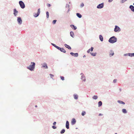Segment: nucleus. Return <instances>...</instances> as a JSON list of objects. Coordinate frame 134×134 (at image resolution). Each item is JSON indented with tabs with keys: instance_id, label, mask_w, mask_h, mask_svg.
<instances>
[{
	"instance_id": "nucleus-22",
	"label": "nucleus",
	"mask_w": 134,
	"mask_h": 134,
	"mask_svg": "<svg viewBox=\"0 0 134 134\" xmlns=\"http://www.w3.org/2000/svg\"><path fill=\"white\" fill-rule=\"evenodd\" d=\"M99 38L101 42H102L103 41V38L102 35H99Z\"/></svg>"
},
{
	"instance_id": "nucleus-40",
	"label": "nucleus",
	"mask_w": 134,
	"mask_h": 134,
	"mask_svg": "<svg viewBox=\"0 0 134 134\" xmlns=\"http://www.w3.org/2000/svg\"><path fill=\"white\" fill-rule=\"evenodd\" d=\"M66 7L67 8V7H68V8H69V4H67L66 5Z\"/></svg>"
},
{
	"instance_id": "nucleus-5",
	"label": "nucleus",
	"mask_w": 134,
	"mask_h": 134,
	"mask_svg": "<svg viewBox=\"0 0 134 134\" xmlns=\"http://www.w3.org/2000/svg\"><path fill=\"white\" fill-rule=\"evenodd\" d=\"M20 5L22 9H24L25 7V5L24 3L22 1H20L19 2Z\"/></svg>"
},
{
	"instance_id": "nucleus-3",
	"label": "nucleus",
	"mask_w": 134,
	"mask_h": 134,
	"mask_svg": "<svg viewBox=\"0 0 134 134\" xmlns=\"http://www.w3.org/2000/svg\"><path fill=\"white\" fill-rule=\"evenodd\" d=\"M121 30L120 27L117 25L115 26L114 31L115 32H119Z\"/></svg>"
},
{
	"instance_id": "nucleus-12",
	"label": "nucleus",
	"mask_w": 134,
	"mask_h": 134,
	"mask_svg": "<svg viewBox=\"0 0 134 134\" xmlns=\"http://www.w3.org/2000/svg\"><path fill=\"white\" fill-rule=\"evenodd\" d=\"M13 14L15 16H16L18 13V12L16 9H14L13 10Z\"/></svg>"
},
{
	"instance_id": "nucleus-7",
	"label": "nucleus",
	"mask_w": 134,
	"mask_h": 134,
	"mask_svg": "<svg viewBox=\"0 0 134 134\" xmlns=\"http://www.w3.org/2000/svg\"><path fill=\"white\" fill-rule=\"evenodd\" d=\"M104 6V3H102L101 4H98L97 7L98 9H101L103 8Z\"/></svg>"
},
{
	"instance_id": "nucleus-47",
	"label": "nucleus",
	"mask_w": 134,
	"mask_h": 134,
	"mask_svg": "<svg viewBox=\"0 0 134 134\" xmlns=\"http://www.w3.org/2000/svg\"><path fill=\"white\" fill-rule=\"evenodd\" d=\"M70 11V8H69L68 10V12Z\"/></svg>"
},
{
	"instance_id": "nucleus-33",
	"label": "nucleus",
	"mask_w": 134,
	"mask_h": 134,
	"mask_svg": "<svg viewBox=\"0 0 134 134\" xmlns=\"http://www.w3.org/2000/svg\"><path fill=\"white\" fill-rule=\"evenodd\" d=\"M46 17L47 18L49 17V13L47 11L46 12Z\"/></svg>"
},
{
	"instance_id": "nucleus-46",
	"label": "nucleus",
	"mask_w": 134,
	"mask_h": 134,
	"mask_svg": "<svg viewBox=\"0 0 134 134\" xmlns=\"http://www.w3.org/2000/svg\"><path fill=\"white\" fill-rule=\"evenodd\" d=\"M103 115V114H101V113H100L99 114V116H102Z\"/></svg>"
},
{
	"instance_id": "nucleus-32",
	"label": "nucleus",
	"mask_w": 134,
	"mask_h": 134,
	"mask_svg": "<svg viewBox=\"0 0 134 134\" xmlns=\"http://www.w3.org/2000/svg\"><path fill=\"white\" fill-rule=\"evenodd\" d=\"M65 130L64 129H62V130L60 131V133L61 134H63L65 132Z\"/></svg>"
},
{
	"instance_id": "nucleus-38",
	"label": "nucleus",
	"mask_w": 134,
	"mask_h": 134,
	"mask_svg": "<svg viewBox=\"0 0 134 134\" xmlns=\"http://www.w3.org/2000/svg\"><path fill=\"white\" fill-rule=\"evenodd\" d=\"M52 127L54 129H55L57 128L56 127L54 126H52Z\"/></svg>"
},
{
	"instance_id": "nucleus-49",
	"label": "nucleus",
	"mask_w": 134,
	"mask_h": 134,
	"mask_svg": "<svg viewBox=\"0 0 134 134\" xmlns=\"http://www.w3.org/2000/svg\"><path fill=\"white\" fill-rule=\"evenodd\" d=\"M35 107H37V105H35Z\"/></svg>"
},
{
	"instance_id": "nucleus-25",
	"label": "nucleus",
	"mask_w": 134,
	"mask_h": 134,
	"mask_svg": "<svg viewBox=\"0 0 134 134\" xmlns=\"http://www.w3.org/2000/svg\"><path fill=\"white\" fill-rule=\"evenodd\" d=\"M70 36L72 37L73 38L74 36V33L72 31H71L70 32Z\"/></svg>"
},
{
	"instance_id": "nucleus-37",
	"label": "nucleus",
	"mask_w": 134,
	"mask_h": 134,
	"mask_svg": "<svg viewBox=\"0 0 134 134\" xmlns=\"http://www.w3.org/2000/svg\"><path fill=\"white\" fill-rule=\"evenodd\" d=\"M60 78L62 80H64V77L63 76H60Z\"/></svg>"
},
{
	"instance_id": "nucleus-13",
	"label": "nucleus",
	"mask_w": 134,
	"mask_h": 134,
	"mask_svg": "<svg viewBox=\"0 0 134 134\" xmlns=\"http://www.w3.org/2000/svg\"><path fill=\"white\" fill-rule=\"evenodd\" d=\"M70 54L71 55L75 57H77L78 56V54L77 53H74L73 52H70Z\"/></svg>"
},
{
	"instance_id": "nucleus-11",
	"label": "nucleus",
	"mask_w": 134,
	"mask_h": 134,
	"mask_svg": "<svg viewBox=\"0 0 134 134\" xmlns=\"http://www.w3.org/2000/svg\"><path fill=\"white\" fill-rule=\"evenodd\" d=\"M58 49L60 51L64 53H66V51L63 48H60L58 47Z\"/></svg>"
},
{
	"instance_id": "nucleus-50",
	"label": "nucleus",
	"mask_w": 134,
	"mask_h": 134,
	"mask_svg": "<svg viewBox=\"0 0 134 134\" xmlns=\"http://www.w3.org/2000/svg\"><path fill=\"white\" fill-rule=\"evenodd\" d=\"M120 91H121V89H120Z\"/></svg>"
},
{
	"instance_id": "nucleus-52",
	"label": "nucleus",
	"mask_w": 134,
	"mask_h": 134,
	"mask_svg": "<svg viewBox=\"0 0 134 134\" xmlns=\"http://www.w3.org/2000/svg\"><path fill=\"white\" fill-rule=\"evenodd\" d=\"M133 5H134V3H133Z\"/></svg>"
},
{
	"instance_id": "nucleus-43",
	"label": "nucleus",
	"mask_w": 134,
	"mask_h": 134,
	"mask_svg": "<svg viewBox=\"0 0 134 134\" xmlns=\"http://www.w3.org/2000/svg\"><path fill=\"white\" fill-rule=\"evenodd\" d=\"M56 122H54L53 123V125H56Z\"/></svg>"
},
{
	"instance_id": "nucleus-29",
	"label": "nucleus",
	"mask_w": 134,
	"mask_h": 134,
	"mask_svg": "<svg viewBox=\"0 0 134 134\" xmlns=\"http://www.w3.org/2000/svg\"><path fill=\"white\" fill-rule=\"evenodd\" d=\"M51 44L53 46H54V47H55V48H57V49H58V46H56L55 44H54V43H51Z\"/></svg>"
},
{
	"instance_id": "nucleus-31",
	"label": "nucleus",
	"mask_w": 134,
	"mask_h": 134,
	"mask_svg": "<svg viewBox=\"0 0 134 134\" xmlns=\"http://www.w3.org/2000/svg\"><path fill=\"white\" fill-rule=\"evenodd\" d=\"M86 114V112L85 111H83L81 113V115L82 116H84Z\"/></svg>"
},
{
	"instance_id": "nucleus-35",
	"label": "nucleus",
	"mask_w": 134,
	"mask_h": 134,
	"mask_svg": "<svg viewBox=\"0 0 134 134\" xmlns=\"http://www.w3.org/2000/svg\"><path fill=\"white\" fill-rule=\"evenodd\" d=\"M57 21V20H54L52 21V24H55Z\"/></svg>"
},
{
	"instance_id": "nucleus-6",
	"label": "nucleus",
	"mask_w": 134,
	"mask_h": 134,
	"mask_svg": "<svg viewBox=\"0 0 134 134\" xmlns=\"http://www.w3.org/2000/svg\"><path fill=\"white\" fill-rule=\"evenodd\" d=\"M40 8L38 9L37 13H34V14L33 16L35 17L36 18L39 16L40 13Z\"/></svg>"
},
{
	"instance_id": "nucleus-34",
	"label": "nucleus",
	"mask_w": 134,
	"mask_h": 134,
	"mask_svg": "<svg viewBox=\"0 0 134 134\" xmlns=\"http://www.w3.org/2000/svg\"><path fill=\"white\" fill-rule=\"evenodd\" d=\"M84 5V3H82L81 4V5H80V7L81 8H82L83 7Z\"/></svg>"
},
{
	"instance_id": "nucleus-18",
	"label": "nucleus",
	"mask_w": 134,
	"mask_h": 134,
	"mask_svg": "<svg viewBox=\"0 0 134 134\" xmlns=\"http://www.w3.org/2000/svg\"><path fill=\"white\" fill-rule=\"evenodd\" d=\"M70 27L73 30H75L77 29V27L75 26L74 25H70Z\"/></svg>"
},
{
	"instance_id": "nucleus-28",
	"label": "nucleus",
	"mask_w": 134,
	"mask_h": 134,
	"mask_svg": "<svg viewBox=\"0 0 134 134\" xmlns=\"http://www.w3.org/2000/svg\"><path fill=\"white\" fill-rule=\"evenodd\" d=\"M129 56L130 57H134V53H129Z\"/></svg>"
},
{
	"instance_id": "nucleus-44",
	"label": "nucleus",
	"mask_w": 134,
	"mask_h": 134,
	"mask_svg": "<svg viewBox=\"0 0 134 134\" xmlns=\"http://www.w3.org/2000/svg\"><path fill=\"white\" fill-rule=\"evenodd\" d=\"M47 6L48 7H50L51 6V5L50 4H47Z\"/></svg>"
},
{
	"instance_id": "nucleus-42",
	"label": "nucleus",
	"mask_w": 134,
	"mask_h": 134,
	"mask_svg": "<svg viewBox=\"0 0 134 134\" xmlns=\"http://www.w3.org/2000/svg\"><path fill=\"white\" fill-rule=\"evenodd\" d=\"M117 81V80L116 79H115L113 80V82L114 83H115Z\"/></svg>"
},
{
	"instance_id": "nucleus-26",
	"label": "nucleus",
	"mask_w": 134,
	"mask_h": 134,
	"mask_svg": "<svg viewBox=\"0 0 134 134\" xmlns=\"http://www.w3.org/2000/svg\"><path fill=\"white\" fill-rule=\"evenodd\" d=\"M98 107H99L101 106L102 104V102L101 101H99L98 103Z\"/></svg>"
},
{
	"instance_id": "nucleus-36",
	"label": "nucleus",
	"mask_w": 134,
	"mask_h": 134,
	"mask_svg": "<svg viewBox=\"0 0 134 134\" xmlns=\"http://www.w3.org/2000/svg\"><path fill=\"white\" fill-rule=\"evenodd\" d=\"M129 53H126L124 54V56H129Z\"/></svg>"
},
{
	"instance_id": "nucleus-51",
	"label": "nucleus",
	"mask_w": 134,
	"mask_h": 134,
	"mask_svg": "<svg viewBox=\"0 0 134 134\" xmlns=\"http://www.w3.org/2000/svg\"><path fill=\"white\" fill-rule=\"evenodd\" d=\"M125 0V1H127V0Z\"/></svg>"
},
{
	"instance_id": "nucleus-16",
	"label": "nucleus",
	"mask_w": 134,
	"mask_h": 134,
	"mask_svg": "<svg viewBox=\"0 0 134 134\" xmlns=\"http://www.w3.org/2000/svg\"><path fill=\"white\" fill-rule=\"evenodd\" d=\"M66 127L67 129H69V123L68 121H66Z\"/></svg>"
},
{
	"instance_id": "nucleus-24",
	"label": "nucleus",
	"mask_w": 134,
	"mask_h": 134,
	"mask_svg": "<svg viewBox=\"0 0 134 134\" xmlns=\"http://www.w3.org/2000/svg\"><path fill=\"white\" fill-rule=\"evenodd\" d=\"M122 113L124 114H126L127 113L126 110L125 109H123L122 110Z\"/></svg>"
},
{
	"instance_id": "nucleus-15",
	"label": "nucleus",
	"mask_w": 134,
	"mask_h": 134,
	"mask_svg": "<svg viewBox=\"0 0 134 134\" xmlns=\"http://www.w3.org/2000/svg\"><path fill=\"white\" fill-rule=\"evenodd\" d=\"M129 8L132 12H134V6L133 5H130L129 6Z\"/></svg>"
},
{
	"instance_id": "nucleus-1",
	"label": "nucleus",
	"mask_w": 134,
	"mask_h": 134,
	"mask_svg": "<svg viewBox=\"0 0 134 134\" xmlns=\"http://www.w3.org/2000/svg\"><path fill=\"white\" fill-rule=\"evenodd\" d=\"M117 38L114 36L111 37L109 39L108 42L111 43H113L116 42L117 41Z\"/></svg>"
},
{
	"instance_id": "nucleus-53",
	"label": "nucleus",
	"mask_w": 134,
	"mask_h": 134,
	"mask_svg": "<svg viewBox=\"0 0 134 134\" xmlns=\"http://www.w3.org/2000/svg\"><path fill=\"white\" fill-rule=\"evenodd\" d=\"M115 134H117V133H115Z\"/></svg>"
},
{
	"instance_id": "nucleus-19",
	"label": "nucleus",
	"mask_w": 134,
	"mask_h": 134,
	"mask_svg": "<svg viewBox=\"0 0 134 134\" xmlns=\"http://www.w3.org/2000/svg\"><path fill=\"white\" fill-rule=\"evenodd\" d=\"M74 99L77 100L78 99V96L76 94H74L73 95Z\"/></svg>"
},
{
	"instance_id": "nucleus-21",
	"label": "nucleus",
	"mask_w": 134,
	"mask_h": 134,
	"mask_svg": "<svg viewBox=\"0 0 134 134\" xmlns=\"http://www.w3.org/2000/svg\"><path fill=\"white\" fill-rule=\"evenodd\" d=\"M93 47H91V48L89 49L87 51V52L88 53H89L90 51H92L93 49Z\"/></svg>"
},
{
	"instance_id": "nucleus-20",
	"label": "nucleus",
	"mask_w": 134,
	"mask_h": 134,
	"mask_svg": "<svg viewBox=\"0 0 134 134\" xmlns=\"http://www.w3.org/2000/svg\"><path fill=\"white\" fill-rule=\"evenodd\" d=\"M64 46L66 47V48H68V49L70 50L71 49V47L69 45H67L66 44H64Z\"/></svg>"
},
{
	"instance_id": "nucleus-10",
	"label": "nucleus",
	"mask_w": 134,
	"mask_h": 134,
	"mask_svg": "<svg viewBox=\"0 0 134 134\" xmlns=\"http://www.w3.org/2000/svg\"><path fill=\"white\" fill-rule=\"evenodd\" d=\"M41 65H42V68H44L45 69H47L48 68L47 64L46 63H44L43 64H42Z\"/></svg>"
},
{
	"instance_id": "nucleus-9",
	"label": "nucleus",
	"mask_w": 134,
	"mask_h": 134,
	"mask_svg": "<svg viewBox=\"0 0 134 134\" xmlns=\"http://www.w3.org/2000/svg\"><path fill=\"white\" fill-rule=\"evenodd\" d=\"M114 55V53L113 50H111L109 52V55L110 57H111Z\"/></svg>"
},
{
	"instance_id": "nucleus-17",
	"label": "nucleus",
	"mask_w": 134,
	"mask_h": 134,
	"mask_svg": "<svg viewBox=\"0 0 134 134\" xmlns=\"http://www.w3.org/2000/svg\"><path fill=\"white\" fill-rule=\"evenodd\" d=\"M117 102L118 103L120 104L123 105H125V103L124 102L120 100H117Z\"/></svg>"
},
{
	"instance_id": "nucleus-39",
	"label": "nucleus",
	"mask_w": 134,
	"mask_h": 134,
	"mask_svg": "<svg viewBox=\"0 0 134 134\" xmlns=\"http://www.w3.org/2000/svg\"><path fill=\"white\" fill-rule=\"evenodd\" d=\"M125 2L124 0H121V3H123Z\"/></svg>"
},
{
	"instance_id": "nucleus-45",
	"label": "nucleus",
	"mask_w": 134,
	"mask_h": 134,
	"mask_svg": "<svg viewBox=\"0 0 134 134\" xmlns=\"http://www.w3.org/2000/svg\"><path fill=\"white\" fill-rule=\"evenodd\" d=\"M113 1V0H108V2H112Z\"/></svg>"
},
{
	"instance_id": "nucleus-23",
	"label": "nucleus",
	"mask_w": 134,
	"mask_h": 134,
	"mask_svg": "<svg viewBox=\"0 0 134 134\" xmlns=\"http://www.w3.org/2000/svg\"><path fill=\"white\" fill-rule=\"evenodd\" d=\"M76 15L79 18H81L82 17V16L81 14L80 13H77L76 14Z\"/></svg>"
},
{
	"instance_id": "nucleus-8",
	"label": "nucleus",
	"mask_w": 134,
	"mask_h": 134,
	"mask_svg": "<svg viewBox=\"0 0 134 134\" xmlns=\"http://www.w3.org/2000/svg\"><path fill=\"white\" fill-rule=\"evenodd\" d=\"M17 21L19 25H20L22 24V21L20 17H17Z\"/></svg>"
},
{
	"instance_id": "nucleus-41",
	"label": "nucleus",
	"mask_w": 134,
	"mask_h": 134,
	"mask_svg": "<svg viewBox=\"0 0 134 134\" xmlns=\"http://www.w3.org/2000/svg\"><path fill=\"white\" fill-rule=\"evenodd\" d=\"M49 75H50V76L52 78V77H53L54 76V75H52V74H50Z\"/></svg>"
},
{
	"instance_id": "nucleus-27",
	"label": "nucleus",
	"mask_w": 134,
	"mask_h": 134,
	"mask_svg": "<svg viewBox=\"0 0 134 134\" xmlns=\"http://www.w3.org/2000/svg\"><path fill=\"white\" fill-rule=\"evenodd\" d=\"M92 98L93 99L96 100L97 99L98 96L96 95H94L92 97Z\"/></svg>"
},
{
	"instance_id": "nucleus-30",
	"label": "nucleus",
	"mask_w": 134,
	"mask_h": 134,
	"mask_svg": "<svg viewBox=\"0 0 134 134\" xmlns=\"http://www.w3.org/2000/svg\"><path fill=\"white\" fill-rule=\"evenodd\" d=\"M90 54L91 55L93 56H96L97 53H90Z\"/></svg>"
},
{
	"instance_id": "nucleus-14",
	"label": "nucleus",
	"mask_w": 134,
	"mask_h": 134,
	"mask_svg": "<svg viewBox=\"0 0 134 134\" xmlns=\"http://www.w3.org/2000/svg\"><path fill=\"white\" fill-rule=\"evenodd\" d=\"M76 122L75 119L74 118L72 119L71 121V124L72 125H74Z\"/></svg>"
},
{
	"instance_id": "nucleus-4",
	"label": "nucleus",
	"mask_w": 134,
	"mask_h": 134,
	"mask_svg": "<svg viewBox=\"0 0 134 134\" xmlns=\"http://www.w3.org/2000/svg\"><path fill=\"white\" fill-rule=\"evenodd\" d=\"M80 75H81V80H82V81L83 82H86V77L82 73H81L80 74Z\"/></svg>"
},
{
	"instance_id": "nucleus-48",
	"label": "nucleus",
	"mask_w": 134,
	"mask_h": 134,
	"mask_svg": "<svg viewBox=\"0 0 134 134\" xmlns=\"http://www.w3.org/2000/svg\"><path fill=\"white\" fill-rule=\"evenodd\" d=\"M85 57H86V56H85V55H84V56H83V58H85Z\"/></svg>"
},
{
	"instance_id": "nucleus-2",
	"label": "nucleus",
	"mask_w": 134,
	"mask_h": 134,
	"mask_svg": "<svg viewBox=\"0 0 134 134\" xmlns=\"http://www.w3.org/2000/svg\"><path fill=\"white\" fill-rule=\"evenodd\" d=\"M31 64L29 66H27V68L30 71H32L34 70L35 65V63L34 62H31Z\"/></svg>"
}]
</instances>
